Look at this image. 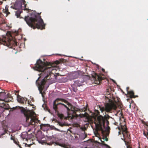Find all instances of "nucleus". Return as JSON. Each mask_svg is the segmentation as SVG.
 Instances as JSON below:
<instances>
[{
	"mask_svg": "<svg viewBox=\"0 0 148 148\" xmlns=\"http://www.w3.org/2000/svg\"><path fill=\"white\" fill-rule=\"evenodd\" d=\"M54 69L52 64L50 62H43L40 59H39L36 62L34 69L41 72V73L39 74L40 77L36 81V84L38 86L40 93L42 97L43 94H45L44 91H42L44 88V85L47 80L51 79V75H53L52 71L54 70Z\"/></svg>",
	"mask_w": 148,
	"mask_h": 148,
	"instance_id": "nucleus-1",
	"label": "nucleus"
},
{
	"mask_svg": "<svg viewBox=\"0 0 148 148\" xmlns=\"http://www.w3.org/2000/svg\"><path fill=\"white\" fill-rule=\"evenodd\" d=\"M58 108H65L66 110L68 117L71 119L75 116L77 112L80 110L73 106L67 101L63 99H58L53 103V108L56 112Z\"/></svg>",
	"mask_w": 148,
	"mask_h": 148,
	"instance_id": "nucleus-2",
	"label": "nucleus"
},
{
	"mask_svg": "<svg viewBox=\"0 0 148 148\" xmlns=\"http://www.w3.org/2000/svg\"><path fill=\"white\" fill-rule=\"evenodd\" d=\"M33 12L29 15L25 17V20L26 23L34 29L36 28L41 29H45V24L44 23L41 16L38 13H36L35 11Z\"/></svg>",
	"mask_w": 148,
	"mask_h": 148,
	"instance_id": "nucleus-3",
	"label": "nucleus"
},
{
	"mask_svg": "<svg viewBox=\"0 0 148 148\" xmlns=\"http://www.w3.org/2000/svg\"><path fill=\"white\" fill-rule=\"evenodd\" d=\"M18 30H13L12 33L7 34L5 36H2L0 38V44L7 46L10 48L17 45Z\"/></svg>",
	"mask_w": 148,
	"mask_h": 148,
	"instance_id": "nucleus-4",
	"label": "nucleus"
},
{
	"mask_svg": "<svg viewBox=\"0 0 148 148\" xmlns=\"http://www.w3.org/2000/svg\"><path fill=\"white\" fill-rule=\"evenodd\" d=\"M106 101L103 107L99 106L100 111L103 112L105 111L108 113H110L113 110H116L117 108L116 102L106 97Z\"/></svg>",
	"mask_w": 148,
	"mask_h": 148,
	"instance_id": "nucleus-5",
	"label": "nucleus"
},
{
	"mask_svg": "<svg viewBox=\"0 0 148 148\" xmlns=\"http://www.w3.org/2000/svg\"><path fill=\"white\" fill-rule=\"evenodd\" d=\"M19 110H20L21 113L23 114L25 117L26 118V121L28 122L30 118H31V120L29 123V125H32L35 124V119L32 117L34 116L35 113L33 111H31L30 110H27L25 108L19 106Z\"/></svg>",
	"mask_w": 148,
	"mask_h": 148,
	"instance_id": "nucleus-6",
	"label": "nucleus"
},
{
	"mask_svg": "<svg viewBox=\"0 0 148 148\" xmlns=\"http://www.w3.org/2000/svg\"><path fill=\"white\" fill-rule=\"evenodd\" d=\"M110 118V116L108 114L105 115L104 117L100 115L98 116L97 119H95V123L96 126L101 127L104 126L105 122L106 125H108L109 124V122L108 120Z\"/></svg>",
	"mask_w": 148,
	"mask_h": 148,
	"instance_id": "nucleus-7",
	"label": "nucleus"
},
{
	"mask_svg": "<svg viewBox=\"0 0 148 148\" xmlns=\"http://www.w3.org/2000/svg\"><path fill=\"white\" fill-rule=\"evenodd\" d=\"M92 75L94 80L95 83L96 84H100L102 80L105 79L103 75L102 74L98 75L95 72H93Z\"/></svg>",
	"mask_w": 148,
	"mask_h": 148,
	"instance_id": "nucleus-8",
	"label": "nucleus"
},
{
	"mask_svg": "<svg viewBox=\"0 0 148 148\" xmlns=\"http://www.w3.org/2000/svg\"><path fill=\"white\" fill-rule=\"evenodd\" d=\"M21 137L23 139H30L32 138V135H28L27 133L26 132H23L21 136Z\"/></svg>",
	"mask_w": 148,
	"mask_h": 148,
	"instance_id": "nucleus-9",
	"label": "nucleus"
},
{
	"mask_svg": "<svg viewBox=\"0 0 148 148\" xmlns=\"http://www.w3.org/2000/svg\"><path fill=\"white\" fill-rule=\"evenodd\" d=\"M84 82V80L82 78H79L77 80L74 81V83L75 85H77L78 86H82L83 83Z\"/></svg>",
	"mask_w": 148,
	"mask_h": 148,
	"instance_id": "nucleus-10",
	"label": "nucleus"
},
{
	"mask_svg": "<svg viewBox=\"0 0 148 148\" xmlns=\"http://www.w3.org/2000/svg\"><path fill=\"white\" fill-rule=\"evenodd\" d=\"M27 98H23L19 95V103L22 104H26L27 102Z\"/></svg>",
	"mask_w": 148,
	"mask_h": 148,
	"instance_id": "nucleus-11",
	"label": "nucleus"
},
{
	"mask_svg": "<svg viewBox=\"0 0 148 148\" xmlns=\"http://www.w3.org/2000/svg\"><path fill=\"white\" fill-rule=\"evenodd\" d=\"M122 133L124 135V134H126L127 136L129 134V132L127 131V128L125 126H123L121 127Z\"/></svg>",
	"mask_w": 148,
	"mask_h": 148,
	"instance_id": "nucleus-12",
	"label": "nucleus"
},
{
	"mask_svg": "<svg viewBox=\"0 0 148 148\" xmlns=\"http://www.w3.org/2000/svg\"><path fill=\"white\" fill-rule=\"evenodd\" d=\"M18 1L17 0L14 3L13 7L12 8L14 9H18Z\"/></svg>",
	"mask_w": 148,
	"mask_h": 148,
	"instance_id": "nucleus-13",
	"label": "nucleus"
},
{
	"mask_svg": "<svg viewBox=\"0 0 148 148\" xmlns=\"http://www.w3.org/2000/svg\"><path fill=\"white\" fill-rule=\"evenodd\" d=\"M18 1L17 0L14 3L13 7L12 8L14 9H18Z\"/></svg>",
	"mask_w": 148,
	"mask_h": 148,
	"instance_id": "nucleus-14",
	"label": "nucleus"
},
{
	"mask_svg": "<svg viewBox=\"0 0 148 148\" xmlns=\"http://www.w3.org/2000/svg\"><path fill=\"white\" fill-rule=\"evenodd\" d=\"M128 94L130 95V97L131 98H135L134 95V93L133 91H127Z\"/></svg>",
	"mask_w": 148,
	"mask_h": 148,
	"instance_id": "nucleus-15",
	"label": "nucleus"
},
{
	"mask_svg": "<svg viewBox=\"0 0 148 148\" xmlns=\"http://www.w3.org/2000/svg\"><path fill=\"white\" fill-rule=\"evenodd\" d=\"M109 129H110V127L108 126V129H107L106 130V133L105 134V135L104 136H106L107 137L108 136L109 134V132L108 130ZM102 132L103 133V134H105L103 130H102Z\"/></svg>",
	"mask_w": 148,
	"mask_h": 148,
	"instance_id": "nucleus-16",
	"label": "nucleus"
},
{
	"mask_svg": "<svg viewBox=\"0 0 148 148\" xmlns=\"http://www.w3.org/2000/svg\"><path fill=\"white\" fill-rule=\"evenodd\" d=\"M8 10H3V16H5L6 17L8 16V14H10V13L8 12Z\"/></svg>",
	"mask_w": 148,
	"mask_h": 148,
	"instance_id": "nucleus-17",
	"label": "nucleus"
},
{
	"mask_svg": "<svg viewBox=\"0 0 148 148\" xmlns=\"http://www.w3.org/2000/svg\"><path fill=\"white\" fill-rule=\"evenodd\" d=\"M73 75L74 76V78H78L79 77V73L78 72H75Z\"/></svg>",
	"mask_w": 148,
	"mask_h": 148,
	"instance_id": "nucleus-18",
	"label": "nucleus"
},
{
	"mask_svg": "<svg viewBox=\"0 0 148 148\" xmlns=\"http://www.w3.org/2000/svg\"><path fill=\"white\" fill-rule=\"evenodd\" d=\"M42 107L43 108L44 110L49 111V110L48 108L47 105L45 104H43L42 105Z\"/></svg>",
	"mask_w": 148,
	"mask_h": 148,
	"instance_id": "nucleus-19",
	"label": "nucleus"
},
{
	"mask_svg": "<svg viewBox=\"0 0 148 148\" xmlns=\"http://www.w3.org/2000/svg\"><path fill=\"white\" fill-rule=\"evenodd\" d=\"M56 144L57 145H59L61 147L65 148L66 147V145L64 144L60 143H57Z\"/></svg>",
	"mask_w": 148,
	"mask_h": 148,
	"instance_id": "nucleus-20",
	"label": "nucleus"
},
{
	"mask_svg": "<svg viewBox=\"0 0 148 148\" xmlns=\"http://www.w3.org/2000/svg\"><path fill=\"white\" fill-rule=\"evenodd\" d=\"M101 140L103 145L105 146L108 147L110 148V147L109 145L104 143L105 142L104 141H102Z\"/></svg>",
	"mask_w": 148,
	"mask_h": 148,
	"instance_id": "nucleus-21",
	"label": "nucleus"
},
{
	"mask_svg": "<svg viewBox=\"0 0 148 148\" xmlns=\"http://www.w3.org/2000/svg\"><path fill=\"white\" fill-rule=\"evenodd\" d=\"M58 124H59V125L62 127L65 125L64 123H62L60 122H58Z\"/></svg>",
	"mask_w": 148,
	"mask_h": 148,
	"instance_id": "nucleus-22",
	"label": "nucleus"
},
{
	"mask_svg": "<svg viewBox=\"0 0 148 148\" xmlns=\"http://www.w3.org/2000/svg\"><path fill=\"white\" fill-rule=\"evenodd\" d=\"M125 145H127V148H132V147L130 145H128V142H127L126 141H125Z\"/></svg>",
	"mask_w": 148,
	"mask_h": 148,
	"instance_id": "nucleus-23",
	"label": "nucleus"
},
{
	"mask_svg": "<svg viewBox=\"0 0 148 148\" xmlns=\"http://www.w3.org/2000/svg\"><path fill=\"white\" fill-rule=\"evenodd\" d=\"M102 139L104 140H105L106 141H108V139L107 138V136H103V137L102 138Z\"/></svg>",
	"mask_w": 148,
	"mask_h": 148,
	"instance_id": "nucleus-24",
	"label": "nucleus"
},
{
	"mask_svg": "<svg viewBox=\"0 0 148 148\" xmlns=\"http://www.w3.org/2000/svg\"><path fill=\"white\" fill-rule=\"evenodd\" d=\"M20 46H19V48H24L25 47V43H21V44Z\"/></svg>",
	"mask_w": 148,
	"mask_h": 148,
	"instance_id": "nucleus-25",
	"label": "nucleus"
},
{
	"mask_svg": "<svg viewBox=\"0 0 148 148\" xmlns=\"http://www.w3.org/2000/svg\"><path fill=\"white\" fill-rule=\"evenodd\" d=\"M15 48H14V50L12 51V52H13L14 53H15V54H16V53H17V52H18V51H17V50H15Z\"/></svg>",
	"mask_w": 148,
	"mask_h": 148,
	"instance_id": "nucleus-26",
	"label": "nucleus"
},
{
	"mask_svg": "<svg viewBox=\"0 0 148 148\" xmlns=\"http://www.w3.org/2000/svg\"><path fill=\"white\" fill-rule=\"evenodd\" d=\"M95 113L97 115H98L100 114V112L99 111L97 110H95Z\"/></svg>",
	"mask_w": 148,
	"mask_h": 148,
	"instance_id": "nucleus-27",
	"label": "nucleus"
},
{
	"mask_svg": "<svg viewBox=\"0 0 148 148\" xmlns=\"http://www.w3.org/2000/svg\"><path fill=\"white\" fill-rule=\"evenodd\" d=\"M107 91L106 92V94L108 95H110V92H109V89H107L106 90Z\"/></svg>",
	"mask_w": 148,
	"mask_h": 148,
	"instance_id": "nucleus-28",
	"label": "nucleus"
},
{
	"mask_svg": "<svg viewBox=\"0 0 148 148\" xmlns=\"http://www.w3.org/2000/svg\"><path fill=\"white\" fill-rule=\"evenodd\" d=\"M2 18H0V24L5 23V22H3L4 21H2Z\"/></svg>",
	"mask_w": 148,
	"mask_h": 148,
	"instance_id": "nucleus-29",
	"label": "nucleus"
},
{
	"mask_svg": "<svg viewBox=\"0 0 148 148\" xmlns=\"http://www.w3.org/2000/svg\"><path fill=\"white\" fill-rule=\"evenodd\" d=\"M16 95H17V101L18 102V91L16 92Z\"/></svg>",
	"mask_w": 148,
	"mask_h": 148,
	"instance_id": "nucleus-30",
	"label": "nucleus"
},
{
	"mask_svg": "<svg viewBox=\"0 0 148 148\" xmlns=\"http://www.w3.org/2000/svg\"><path fill=\"white\" fill-rule=\"evenodd\" d=\"M143 134H144V136H145L147 138V133L146 134L145 133V131H143Z\"/></svg>",
	"mask_w": 148,
	"mask_h": 148,
	"instance_id": "nucleus-31",
	"label": "nucleus"
},
{
	"mask_svg": "<svg viewBox=\"0 0 148 148\" xmlns=\"http://www.w3.org/2000/svg\"><path fill=\"white\" fill-rule=\"evenodd\" d=\"M80 115L81 116V117H85V115L84 114H80Z\"/></svg>",
	"mask_w": 148,
	"mask_h": 148,
	"instance_id": "nucleus-32",
	"label": "nucleus"
},
{
	"mask_svg": "<svg viewBox=\"0 0 148 148\" xmlns=\"http://www.w3.org/2000/svg\"><path fill=\"white\" fill-rule=\"evenodd\" d=\"M55 63L56 64H58L60 63V62L59 61L57 60L56 61H55Z\"/></svg>",
	"mask_w": 148,
	"mask_h": 148,
	"instance_id": "nucleus-33",
	"label": "nucleus"
},
{
	"mask_svg": "<svg viewBox=\"0 0 148 148\" xmlns=\"http://www.w3.org/2000/svg\"><path fill=\"white\" fill-rule=\"evenodd\" d=\"M18 11H17L15 13V14L17 16V18H18Z\"/></svg>",
	"mask_w": 148,
	"mask_h": 148,
	"instance_id": "nucleus-34",
	"label": "nucleus"
},
{
	"mask_svg": "<svg viewBox=\"0 0 148 148\" xmlns=\"http://www.w3.org/2000/svg\"><path fill=\"white\" fill-rule=\"evenodd\" d=\"M6 0H0V3H1V4H2L3 3V1H5Z\"/></svg>",
	"mask_w": 148,
	"mask_h": 148,
	"instance_id": "nucleus-35",
	"label": "nucleus"
},
{
	"mask_svg": "<svg viewBox=\"0 0 148 148\" xmlns=\"http://www.w3.org/2000/svg\"><path fill=\"white\" fill-rule=\"evenodd\" d=\"M59 116L61 118H62L63 117V115L62 114H61Z\"/></svg>",
	"mask_w": 148,
	"mask_h": 148,
	"instance_id": "nucleus-36",
	"label": "nucleus"
},
{
	"mask_svg": "<svg viewBox=\"0 0 148 148\" xmlns=\"http://www.w3.org/2000/svg\"><path fill=\"white\" fill-rule=\"evenodd\" d=\"M27 10V11H28V12H30V11H31V10H32V11H33V10Z\"/></svg>",
	"mask_w": 148,
	"mask_h": 148,
	"instance_id": "nucleus-37",
	"label": "nucleus"
},
{
	"mask_svg": "<svg viewBox=\"0 0 148 148\" xmlns=\"http://www.w3.org/2000/svg\"><path fill=\"white\" fill-rule=\"evenodd\" d=\"M14 142H15V143L17 145H18V144L16 142H15V141H14Z\"/></svg>",
	"mask_w": 148,
	"mask_h": 148,
	"instance_id": "nucleus-38",
	"label": "nucleus"
},
{
	"mask_svg": "<svg viewBox=\"0 0 148 148\" xmlns=\"http://www.w3.org/2000/svg\"><path fill=\"white\" fill-rule=\"evenodd\" d=\"M19 148H22L20 146V145H19Z\"/></svg>",
	"mask_w": 148,
	"mask_h": 148,
	"instance_id": "nucleus-39",
	"label": "nucleus"
},
{
	"mask_svg": "<svg viewBox=\"0 0 148 148\" xmlns=\"http://www.w3.org/2000/svg\"><path fill=\"white\" fill-rule=\"evenodd\" d=\"M43 125V124H41L40 125V127L41 128L42 127V126Z\"/></svg>",
	"mask_w": 148,
	"mask_h": 148,
	"instance_id": "nucleus-40",
	"label": "nucleus"
},
{
	"mask_svg": "<svg viewBox=\"0 0 148 148\" xmlns=\"http://www.w3.org/2000/svg\"><path fill=\"white\" fill-rule=\"evenodd\" d=\"M56 130L57 131H59V130L57 129L56 128Z\"/></svg>",
	"mask_w": 148,
	"mask_h": 148,
	"instance_id": "nucleus-41",
	"label": "nucleus"
},
{
	"mask_svg": "<svg viewBox=\"0 0 148 148\" xmlns=\"http://www.w3.org/2000/svg\"><path fill=\"white\" fill-rule=\"evenodd\" d=\"M11 27L10 26H8V28H10V27Z\"/></svg>",
	"mask_w": 148,
	"mask_h": 148,
	"instance_id": "nucleus-42",
	"label": "nucleus"
},
{
	"mask_svg": "<svg viewBox=\"0 0 148 148\" xmlns=\"http://www.w3.org/2000/svg\"><path fill=\"white\" fill-rule=\"evenodd\" d=\"M5 100L6 101L8 102V101H7V99H5ZM8 101H9V100H8Z\"/></svg>",
	"mask_w": 148,
	"mask_h": 148,
	"instance_id": "nucleus-43",
	"label": "nucleus"
},
{
	"mask_svg": "<svg viewBox=\"0 0 148 148\" xmlns=\"http://www.w3.org/2000/svg\"><path fill=\"white\" fill-rule=\"evenodd\" d=\"M102 71H105V70L104 69H102Z\"/></svg>",
	"mask_w": 148,
	"mask_h": 148,
	"instance_id": "nucleus-44",
	"label": "nucleus"
},
{
	"mask_svg": "<svg viewBox=\"0 0 148 148\" xmlns=\"http://www.w3.org/2000/svg\"><path fill=\"white\" fill-rule=\"evenodd\" d=\"M86 136H87V135H85V137L84 138H86Z\"/></svg>",
	"mask_w": 148,
	"mask_h": 148,
	"instance_id": "nucleus-45",
	"label": "nucleus"
},
{
	"mask_svg": "<svg viewBox=\"0 0 148 148\" xmlns=\"http://www.w3.org/2000/svg\"><path fill=\"white\" fill-rule=\"evenodd\" d=\"M24 144L25 146H26V145H27L25 143H24Z\"/></svg>",
	"mask_w": 148,
	"mask_h": 148,
	"instance_id": "nucleus-46",
	"label": "nucleus"
},
{
	"mask_svg": "<svg viewBox=\"0 0 148 148\" xmlns=\"http://www.w3.org/2000/svg\"><path fill=\"white\" fill-rule=\"evenodd\" d=\"M30 131V130H29L28 131V132H29Z\"/></svg>",
	"mask_w": 148,
	"mask_h": 148,
	"instance_id": "nucleus-47",
	"label": "nucleus"
},
{
	"mask_svg": "<svg viewBox=\"0 0 148 148\" xmlns=\"http://www.w3.org/2000/svg\"><path fill=\"white\" fill-rule=\"evenodd\" d=\"M20 14L19 13V17H20Z\"/></svg>",
	"mask_w": 148,
	"mask_h": 148,
	"instance_id": "nucleus-48",
	"label": "nucleus"
}]
</instances>
